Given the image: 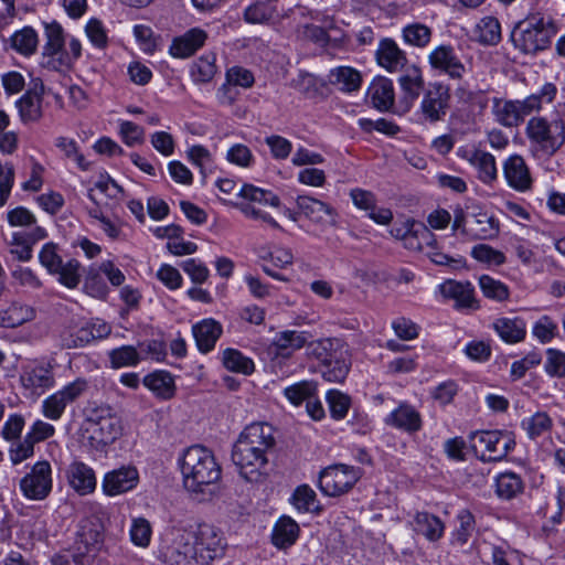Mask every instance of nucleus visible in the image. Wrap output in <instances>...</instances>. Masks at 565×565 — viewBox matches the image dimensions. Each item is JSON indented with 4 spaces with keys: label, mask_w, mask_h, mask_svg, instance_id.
Returning <instances> with one entry per match:
<instances>
[{
    "label": "nucleus",
    "mask_w": 565,
    "mask_h": 565,
    "mask_svg": "<svg viewBox=\"0 0 565 565\" xmlns=\"http://www.w3.org/2000/svg\"><path fill=\"white\" fill-rule=\"evenodd\" d=\"M67 405L63 396L55 392L43 401L42 414L51 420H57L62 417Z\"/></svg>",
    "instance_id": "774afa93"
},
{
    "label": "nucleus",
    "mask_w": 565,
    "mask_h": 565,
    "mask_svg": "<svg viewBox=\"0 0 565 565\" xmlns=\"http://www.w3.org/2000/svg\"><path fill=\"white\" fill-rule=\"evenodd\" d=\"M492 327L500 339L507 343H518L525 339L526 324L522 318L501 317L493 321Z\"/></svg>",
    "instance_id": "f704fd0d"
},
{
    "label": "nucleus",
    "mask_w": 565,
    "mask_h": 565,
    "mask_svg": "<svg viewBox=\"0 0 565 565\" xmlns=\"http://www.w3.org/2000/svg\"><path fill=\"white\" fill-rule=\"evenodd\" d=\"M81 55V41L70 36L67 43L50 47L49 50H42L40 65L49 71L64 72L70 70Z\"/></svg>",
    "instance_id": "ddd939ff"
},
{
    "label": "nucleus",
    "mask_w": 565,
    "mask_h": 565,
    "mask_svg": "<svg viewBox=\"0 0 565 565\" xmlns=\"http://www.w3.org/2000/svg\"><path fill=\"white\" fill-rule=\"evenodd\" d=\"M521 426L526 431L527 436L534 439L552 428V419L546 413L537 412L524 418Z\"/></svg>",
    "instance_id": "6e6d98bb"
},
{
    "label": "nucleus",
    "mask_w": 565,
    "mask_h": 565,
    "mask_svg": "<svg viewBox=\"0 0 565 565\" xmlns=\"http://www.w3.org/2000/svg\"><path fill=\"white\" fill-rule=\"evenodd\" d=\"M35 318V308L20 300H12L7 307L0 308V328L15 329Z\"/></svg>",
    "instance_id": "a878e982"
},
{
    "label": "nucleus",
    "mask_w": 565,
    "mask_h": 565,
    "mask_svg": "<svg viewBox=\"0 0 565 565\" xmlns=\"http://www.w3.org/2000/svg\"><path fill=\"white\" fill-rule=\"evenodd\" d=\"M70 487L79 494H90L96 488L94 470L82 461L74 460L65 470Z\"/></svg>",
    "instance_id": "4be33fe9"
},
{
    "label": "nucleus",
    "mask_w": 565,
    "mask_h": 565,
    "mask_svg": "<svg viewBox=\"0 0 565 565\" xmlns=\"http://www.w3.org/2000/svg\"><path fill=\"white\" fill-rule=\"evenodd\" d=\"M55 276L57 281L68 289H75L81 282V264L77 259H63L49 273Z\"/></svg>",
    "instance_id": "a19ab883"
},
{
    "label": "nucleus",
    "mask_w": 565,
    "mask_h": 565,
    "mask_svg": "<svg viewBox=\"0 0 565 565\" xmlns=\"http://www.w3.org/2000/svg\"><path fill=\"white\" fill-rule=\"evenodd\" d=\"M457 520L459 522V526L451 534V543L463 546L468 543L471 534L473 533L476 522L473 515L468 510L460 511L457 515Z\"/></svg>",
    "instance_id": "864d4df0"
},
{
    "label": "nucleus",
    "mask_w": 565,
    "mask_h": 565,
    "mask_svg": "<svg viewBox=\"0 0 565 565\" xmlns=\"http://www.w3.org/2000/svg\"><path fill=\"white\" fill-rule=\"evenodd\" d=\"M299 525L290 516H280L271 531V543L278 548L294 545L299 536Z\"/></svg>",
    "instance_id": "c9c22d12"
},
{
    "label": "nucleus",
    "mask_w": 565,
    "mask_h": 565,
    "mask_svg": "<svg viewBox=\"0 0 565 565\" xmlns=\"http://www.w3.org/2000/svg\"><path fill=\"white\" fill-rule=\"evenodd\" d=\"M55 146L67 159L75 161L81 170L87 171L89 169V162L79 152L78 145L74 139L63 136L57 137L55 139Z\"/></svg>",
    "instance_id": "4d7b16f0"
},
{
    "label": "nucleus",
    "mask_w": 565,
    "mask_h": 565,
    "mask_svg": "<svg viewBox=\"0 0 565 565\" xmlns=\"http://www.w3.org/2000/svg\"><path fill=\"white\" fill-rule=\"evenodd\" d=\"M469 239H490L498 235L499 223L487 213H477L469 220Z\"/></svg>",
    "instance_id": "e433bc0d"
},
{
    "label": "nucleus",
    "mask_w": 565,
    "mask_h": 565,
    "mask_svg": "<svg viewBox=\"0 0 565 565\" xmlns=\"http://www.w3.org/2000/svg\"><path fill=\"white\" fill-rule=\"evenodd\" d=\"M206 39L207 34L204 30L192 28L172 41L169 53L177 58L190 57L204 45Z\"/></svg>",
    "instance_id": "bb28decb"
},
{
    "label": "nucleus",
    "mask_w": 565,
    "mask_h": 565,
    "mask_svg": "<svg viewBox=\"0 0 565 565\" xmlns=\"http://www.w3.org/2000/svg\"><path fill=\"white\" fill-rule=\"evenodd\" d=\"M14 282L28 290L35 291L43 287L41 278L29 267L19 266L12 270Z\"/></svg>",
    "instance_id": "69168bd1"
},
{
    "label": "nucleus",
    "mask_w": 565,
    "mask_h": 565,
    "mask_svg": "<svg viewBox=\"0 0 565 565\" xmlns=\"http://www.w3.org/2000/svg\"><path fill=\"white\" fill-rule=\"evenodd\" d=\"M222 532L212 524L174 529L162 539L157 552L158 565H210L223 554Z\"/></svg>",
    "instance_id": "f257e3e1"
},
{
    "label": "nucleus",
    "mask_w": 565,
    "mask_h": 565,
    "mask_svg": "<svg viewBox=\"0 0 565 565\" xmlns=\"http://www.w3.org/2000/svg\"><path fill=\"white\" fill-rule=\"evenodd\" d=\"M402 38L408 45L425 47L431 39V30L426 24L414 22L405 25L402 30Z\"/></svg>",
    "instance_id": "8fccbe9b"
},
{
    "label": "nucleus",
    "mask_w": 565,
    "mask_h": 565,
    "mask_svg": "<svg viewBox=\"0 0 565 565\" xmlns=\"http://www.w3.org/2000/svg\"><path fill=\"white\" fill-rule=\"evenodd\" d=\"M553 26L541 18H531L518 24L512 32V41L525 54H534L548 47Z\"/></svg>",
    "instance_id": "39448f33"
},
{
    "label": "nucleus",
    "mask_w": 565,
    "mask_h": 565,
    "mask_svg": "<svg viewBox=\"0 0 565 565\" xmlns=\"http://www.w3.org/2000/svg\"><path fill=\"white\" fill-rule=\"evenodd\" d=\"M317 393V385L313 382L302 381L284 390L285 397L295 406L307 403Z\"/></svg>",
    "instance_id": "5fc2aeb1"
},
{
    "label": "nucleus",
    "mask_w": 565,
    "mask_h": 565,
    "mask_svg": "<svg viewBox=\"0 0 565 565\" xmlns=\"http://www.w3.org/2000/svg\"><path fill=\"white\" fill-rule=\"evenodd\" d=\"M330 83L338 86L343 92H354L361 86L360 73L349 66H339L331 70L329 75Z\"/></svg>",
    "instance_id": "c03bdc74"
},
{
    "label": "nucleus",
    "mask_w": 565,
    "mask_h": 565,
    "mask_svg": "<svg viewBox=\"0 0 565 565\" xmlns=\"http://www.w3.org/2000/svg\"><path fill=\"white\" fill-rule=\"evenodd\" d=\"M190 73L195 83L210 82L216 73L215 57L207 55L198 58L191 66Z\"/></svg>",
    "instance_id": "13d9d810"
},
{
    "label": "nucleus",
    "mask_w": 565,
    "mask_h": 565,
    "mask_svg": "<svg viewBox=\"0 0 565 565\" xmlns=\"http://www.w3.org/2000/svg\"><path fill=\"white\" fill-rule=\"evenodd\" d=\"M557 95V87L554 83H545L537 93L531 94L523 99H505L494 97L492 99L491 113L494 120L507 128L518 127L524 118L543 109V104H551Z\"/></svg>",
    "instance_id": "7ed1b4c3"
},
{
    "label": "nucleus",
    "mask_w": 565,
    "mask_h": 565,
    "mask_svg": "<svg viewBox=\"0 0 565 565\" xmlns=\"http://www.w3.org/2000/svg\"><path fill=\"white\" fill-rule=\"evenodd\" d=\"M385 423L397 429L415 433L422 428L419 413L408 404H401L385 419Z\"/></svg>",
    "instance_id": "72a5a7b5"
},
{
    "label": "nucleus",
    "mask_w": 565,
    "mask_h": 565,
    "mask_svg": "<svg viewBox=\"0 0 565 565\" xmlns=\"http://www.w3.org/2000/svg\"><path fill=\"white\" fill-rule=\"evenodd\" d=\"M108 356L113 369L136 366L141 360L137 349L132 345L113 349Z\"/></svg>",
    "instance_id": "603ef678"
},
{
    "label": "nucleus",
    "mask_w": 565,
    "mask_h": 565,
    "mask_svg": "<svg viewBox=\"0 0 565 565\" xmlns=\"http://www.w3.org/2000/svg\"><path fill=\"white\" fill-rule=\"evenodd\" d=\"M232 460L238 468L241 477L246 481L258 483L265 479V470L268 465L267 454L237 439L232 451Z\"/></svg>",
    "instance_id": "0eeeda50"
},
{
    "label": "nucleus",
    "mask_w": 565,
    "mask_h": 565,
    "mask_svg": "<svg viewBox=\"0 0 565 565\" xmlns=\"http://www.w3.org/2000/svg\"><path fill=\"white\" fill-rule=\"evenodd\" d=\"M223 332L222 326L214 319H203L192 327L198 349L207 353L214 349L216 341Z\"/></svg>",
    "instance_id": "473e14b6"
},
{
    "label": "nucleus",
    "mask_w": 565,
    "mask_h": 565,
    "mask_svg": "<svg viewBox=\"0 0 565 565\" xmlns=\"http://www.w3.org/2000/svg\"><path fill=\"white\" fill-rule=\"evenodd\" d=\"M353 204L365 212L371 220L381 225H387L393 220V213L390 209L377 207L375 195L363 189H353L350 192Z\"/></svg>",
    "instance_id": "393cba45"
},
{
    "label": "nucleus",
    "mask_w": 565,
    "mask_h": 565,
    "mask_svg": "<svg viewBox=\"0 0 565 565\" xmlns=\"http://www.w3.org/2000/svg\"><path fill=\"white\" fill-rule=\"evenodd\" d=\"M310 339L307 331L282 330L275 333L266 352L271 361L290 359L294 353L302 349Z\"/></svg>",
    "instance_id": "4468645a"
},
{
    "label": "nucleus",
    "mask_w": 565,
    "mask_h": 565,
    "mask_svg": "<svg viewBox=\"0 0 565 565\" xmlns=\"http://www.w3.org/2000/svg\"><path fill=\"white\" fill-rule=\"evenodd\" d=\"M438 289L444 298L452 299L457 308H478L475 299V290L468 281L446 280L438 286Z\"/></svg>",
    "instance_id": "c85d7f7f"
},
{
    "label": "nucleus",
    "mask_w": 565,
    "mask_h": 565,
    "mask_svg": "<svg viewBox=\"0 0 565 565\" xmlns=\"http://www.w3.org/2000/svg\"><path fill=\"white\" fill-rule=\"evenodd\" d=\"M222 362L225 369L231 372L248 375L254 371V362L252 359L242 354L238 350L226 349L222 353Z\"/></svg>",
    "instance_id": "09e8293b"
},
{
    "label": "nucleus",
    "mask_w": 565,
    "mask_h": 565,
    "mask_svg": "<svg viewBox=\"0 0 565 565\" xmlns=\"http://www.w3.org/2000/svg\"><path fill=\"white\" fill-rule=\"evenodd\" d=\"M46 231L41 226H33L30 230H20L12 233L10 253L21 262L32 258V247L39 241L46 237Z\"/></svg>",
    "instance_id": "6ab92c4d"
},
{
    "label": "nucleus",
    "mask_w": 565,
    "mask_h": 565,
    "mask_svg": "<svg viewBox=\"0 0 565 565\" xmlns=\"http://www.w3.org/2000/svg\"><path fill=\"white\" fill-rule=\"evenodd\" d=\"M20 380L22 386L35 395L43 394L55 382L52 367L43 364L25 367Z\"/></svg>",
    "instance_id": "5701e85b"
},
{
    "label": "nucleus",
    "mask_w": 565,
    "mask_h": 565,
    "mask_svg": "<svg viewBox=\"0 0 565 565\" xmlns=\"http://www.w3.org/2000/svg\"><path fill=\"white\" fill-rule=\"evenodd\" d=\"M471 256L489 266H500L505 263L504 254L487 244L476 245L471 250Z\"/></svg>",
    "instance_id": "0e129e2a"
},
{
    "label": "nucleus",
    "mask_w": 565,
    "mask_h": 565,
    "mask_svg": "<svg viewBox=\"0 0 565 565\" xmlns=\"http://www.w3.org/2000/svg\"><path fill=\"white\" fill-rule=\"evenodd\" d=\"M238 439L267 454L275 445L274 428L267 423H252L244 428Z\"/></svg>",
    "instance_id": "c756f323"
},
{
    "label": "nucleus",
    "mask_w": 565,
    "mask_h": 565,
    "mask_svg": "<svg viewBox=\"0 0 565 565\" xmlns=\"http://www.w3.org/2000/svg\"><path fill=\"white\" fill-rule=\"evenodd\" d=\"M544 370L552 377L562 379L565 376V352L550 348L545 352Z\"/></svg>",
    "instance_id": "052dcab7"
},
{
    "label": "nucleus",
    "mask_w": 565,
    "mask_h": 565,
    "mask_svg": "<svg viewBox=\"0 0 565 565\" xmlns=\"http://www.w3.org/2000/svg\"><path fill=\"white\" fill-rule=\"evenodd\" d=\"M276 6L264 0L255 1L244 11V19L248 23L264 24L270 22L276 17Z\"/></svg>",
    "instance_id": "a18cd8bd"
},
{
    "label": "nucleus",
    "mask_w": 565,
    "mask_h": 565,
    "mask_svg": "<svg viewBox=\"0 0 565 565\" xmlns=\"http://www.w3.org/2000/svg\"><path fill=\"white\" fill-rule=\"evenodd\" d=\"M94 558L92 554L76 546V542H74L71 550L55 554L51 562L52 565H92Z\"/></svg>",
    "instance_id": "3c124183"
},
{
    "label": "nucleus",
    "mask_w": 565,
    "mask_h": 565,
    "mask_svg": "<svg viewBox=\"0 0 565 565\" xmlns=\"http://www.w3.org/2000/svg\"><path fill=\"white\" fill-rule=\"evenodd\" d=\"M129 534L131 542L135 545L140 547L149 546L152 534L150 522L145 518L134 519L131 522Z\"/></svg>",
    "instance_id": "680f3d73"
},
{
    "label": "nucleus",
    "mask_w": 565,
    "mask_h": 565,
    "mask_svg": "<svg viewBox=\"0 0 565 565\" xmlns=\"http://www.w3.org/2000/svg\"><path fill=\"white\" fill-rule=\"evenodd\" d=\"M44 85L41 79H33L31 87L17 100L19 116L22 122H34L42 117V96Z\"/></svg>",
    "instance_id": "dca6fc26"
},
{
    "label": "nucleus",
    "mask_w": 565,
    "mask_h": 565,
    "mask_svg": "<svg viewBox=\"0 0 565 565\" xmlns=\"http://www.w3.org/2000/svg\"><path fill=\"white\" fill-rule=\"evenodd\" d=\"M404 246L411 250H423L424 245L430 246L436 243L434 234L424 225L415 227L414 231L403 241Z\"/></svg>",
    "instance_id": "e2e57ef3"
},
{
    "label": "nucleus",
    "mask_w": 565,
    "mask_h": 565,
    "mask_svg": "<svg viewBox=\"0 0 565 565\" xmlns=\"http://www.w3.org/2000/svg\"><path fill=\"white\" fill-rule=\"evenodd\" d=\"M375 58L377 64L390 73H397L407 64L406 53L390 38L379 42Z\"/></svg>",
    "instance_id": "412c9836"
},
{
    "label": "nucleus",
    "mask_w": 565,
    "mask_h": 565,
    "mask_svg": "<svg viewBox=\"0 0 565 565\" xmlns=\"http://www.w3.org/2000/svg\"><path fill=\"white\" fill-rule=\"evenodd\" d=\"M361 471L345 465H334L320 472L318 487L323 494H343L352 490Z\"/></svg>",
    "instance_id": "f8f14e48"
},
{
    "label": "nucleus",
    "mask_w": 565,
    "mask_h": 565,
    "mask_svg": "<svg viewBox=\"0 0 565 565\" xmlns=\"http://www.w3.org/2000/svg\"><path fill=\"white\" fill-rule=\"evenodd\" d=\"M398 84L403 93L401 106L404 111H408L424 89L425 81L422 70L416 65L406 67L398 78Z\"/></svg>",
    "instance_id": "aec40b11"
},
{
    "label": "nucleus",
    "mask_w": 565,
    "mask_h": 565,
    "mask_svg": "<svg viewBox=\"0 0 565 565\" xmlns=\"http://www.w3.org/2000/svg\"><path fill=\"white\" fill-rule=\"evenodd\" d=\"M142 384L159 399L169 401L175 395V382L173 375L164 370H157L147 374Z\"/></svg>",
    "instance_id": "2f4dec72"
},
{
    "label": "nucleus",
    "mask_w": 565,
    "mask_h": 565,
    "mask_svg": "<svg viewBox=\"0 0 565 565\" xmlns=\"http://www.w3.org/2000/svg\"><path fill=\"white\" fill-rule=\"evenodd\" d=\"M430 67L445 74L451 79H461L466 74V66L460 61L451 45H438L428 54Z\"/></svg>",
    "instance_id": "2eb2a0df"
},
{
    "label": "nucleus",
    "mask_w": 565,
    "mask_h": 565,
    "mask_svg": "<svg viewBox=\"0 0 565 565\" xmlns=\"http://www.w3.org/2000/svg\"><path fill=\"white\" fill-rule=\"evenodd\" d=\"M367 98L374 108L390 110L395 100L393 82L384 76L375 77L367 88Z\"/></svg>",
    "instance_id": "7c9ffc66"
},
{
    "label": "nucleus",
    "mask_w": 565,
    "mask_h": 565,
    "mask_svg": "<svg viewBox=\"0 0 565 565\" xmlns=\"http://www.w3.org/2000/svg\"><path fill=\"white\" fill-rule=\"evenodd\" d=\"M415 531L425 536L429 542L439 541L445 532L444 522L428 512H417L414 519Z\"/></svg>",
    "instance_id": "4c0bfd02"
},
{
    "label": "nucleus",
    "mask_w": 565,
    "mask_h": 565,
    "mask_svg": "<svg viewBox=\"0 0 565 565\" xmlns=\"http://www.w3.org/2000/svg\"><path fill=\"white\" fill-rule=\"evenodd\" d=\"M473 40L482 45H497L501 40V25L494 17L482 18L473 29Z\"/></svg>",
    "instance_id": "ea45409f"
},
{
    "label": "nucleus",
    "mask_w": 565,
    "mask_h": 565,
    "mask_svg": "<svg viewBox=\"0 0 565 565\" xmlns=\"http://www.w3.org/2000/svg\"><path fill=\"white\" fill-rule=\"evenodd\" d=\"M238 195L246 202L238 205L241 212L248 218L260 221L273 228L280 230L279 224L258 205H270L278 207L280 199L269 190H265L253 184H244L238 191Z\"/></svg>",
    "instance_id": "423d86ee"
},
{
    "label": "nucleus",
    "mask_w": 565,
    "mask_h": 565,
    "mask_svg": "<svg viewBox=\"0 0 565 565\" xmlns=\"http://www.w3.org/2000/svg\"><path fill=\"white\" fill-rule=\"evenodd\" d=\"M349 369L348 351H345L335 359L323 363L321 365V374L328 382L340 383L347 377Z\"/></svg>",
    "instance_id": "49530a36"
},
{
    "label": "nucleus",
    "mask_w": 565,
    "mask_h": 565,
    "mask_svg": "<svg viewBox=\"0 0 565 565\" xmlns=\"http://www.w3.org/2000/svg\"><path fill=\"white\" fill-rule=\"evenodd\" d=\"M139 482V473L136 467L122 466L107 472L103 479L105 494H121L132 491Z\"/></svg>",
    "instance_id": "f3484780"
},
{
    "label": "nucleus",
    "mask_w": 565,
    "mask_h": 565,
    "mask_svg": "<svg viewBox=\"0 0 565 565\" xmlns=\"http://www.w3.org/2000/svg\"><path fill=\"white\" fill-rule=\"evenodd\" d=\"M11 47L23 56L33 55L39 46V35L32 26L15 31L10 38Z\"/></svg>",
    "instance_id": "79ce46f5"
},
{
    "label": "nucleus",
    "mask_w": 565,
    "mask_h": 565,
    "mask_svg": "<svg viewBox=\"0 0 565 565\" xmlns=\"http://www.w3.org/2000/svg\"><path fill=\"white\" fill-rule=\"evenodd\" d=\"M111 332V327L100 319L92 320L86 327L79 329L72 340L67 343L68 348H78L88 344L93 340L107 338Z\"/></svg>",
    "instance_id": "58836bf2"
},
{
    "label": "nucleus",
    "mask_w": 565,
    "mask_h": 565,
    "mask_svg": "<svg viewBox=\"0 0 565 565\" xmlns=\"http://www.w3.org/2000/svg\"><path fill=\"white\" fill-rule=\"evenodd\" d=\"M109 521L105 511L98 510L83 518L77 526L76 546L92 554L94 557L104 548L106 525Z\"/></svg>",
    "instance_id": "6e6552de"
},
{
    "label": "nucleus",
    "mask_w": 565,
    "mask_h": 565,
    "mask_svg": "<svg viewBox=\"0 0 565 565\" xmlns=\"http://www.w3.org/2000/svg\"><path fill=\"white\" fill-rule=\"evenodd\" d=\"M326 398L330 408L331 416L335 419L344 418L350 407L349 396L340 391L330 390L327 393Z\"/></svg>",
    "instance_id": "338daca9"
},
{
    "label": "nucleus",
    "mask_w": 565,
    "mask_h": 565,
    "mask_svg": "<svg viewBox=\"0 0 565 565\" xmlns=\"http://www.w3.org/2000/svg\"><path fill=\"white\" fill-rule=\"evenodd\" d=\"M535 114L526 122L525 136L532 151L551 157L565 143V120L559 114L551 117Z\"/></svg>",
    "instance_id": "20e7f679"
},
{
    "label": "nucleus",
    "mask_w": 565,
    "mask_h": 565,
    "mask_svg": "<svg viewBox=\"0 0 565 565\" xmlns=\"http://www.w3.org/2000/svg\"><path fill=\"white\" fill-rule=\"evenodd\" d=\"M300 213L313 223L322 224L335 222L334 210L327 203L309 196L299 195L296 200Z\"/></svg>",
    "instance_id": "cd10ccee"
},
{
    "label": "nucleus",
    "mask_w": 565,
    "mask_h": 565,
    "mask_svg": "<svg viewBox=\"0 0 565 565\" xmlns=\"http://www.w3.org/2000/svg\"><path fill=\"white\" fill-rule=\"evenodd\" d=\"M52 469L47 461L36 462L20 481L24 494H49L52 490Z\"/></svg>",
    "instance_id": "a211bd4d"
},
{
    "label": "nucleus",
    "mask_w": 565,
    "mask_h": 565,
    "mask_svg": "<svg viewBox=\"0 0 565 565\" xmlns=\"http://www.w3.org/2000/svg\"><path fill=\"white\" fill-rule=\"evenodd\" d=\"M470 162L477 167L479 179L483 183H491L497 179L498 171L494 157L484 151H475L470 158Z\"/></svg>",
    "instance_id": "de8ad7c7"
},
{
    "label": "nucleus",
    "mask_w": 565,
    "mask_h": 565,
    "mask_svg": "<svg viewBox=\"0 0 565 565\" xmlns=\"http://www.w3.org/2000/svg\"><path fill=\"white\" fill-rule=\"evenodd\" d=\"M472 447L481 454L483 460L499 461L514 449L515 439L512 433L501 430L475 431L470 436Z\"/></svg>",
    "instance_id": "1a4fd4ad"
},
{
    "label": "nucleus",
    "mask_w": 565,
    "mask_h": 565,
    "mask_svg": "<svg viewBox=\"0 0 565 565\" xmlns=\"http://www.w3.org/2000/svg\"><path fill=\"white\" fill-rule=\"evenodd\" d=\"M308 350L309 354L320 361L321 365L347 351L341 341L337 339H321L310 342Z\"/></svg>",
    "instance_id": "37998d69"
},
{
    "label": "nucleus",
    "mask_w": 565,
    "mask_h": 565,
    "mask_svg": "<svg viewBox=\"0 0 565 565\" xmlns=\"http://www.w3.org/2000/svg\"><path fill=\"white\" fill-rule=\"evenodd\" d=\"M450 103L449 87L443 83H431L424 90L417 110L418 119L425 124L443 121L447 115Z\"/></svg>",
    "instance_id": "9b49d317"
},
{
    "label": "nucleus",
    "mask_w": 565,
    "mask_h": 565,
    "mask_svg": "<svg viewBox=\"0 0 565 565\" xmlns=\"http://www.w3.org/2000/svg\"><path fill=\"white\" fill-rule=\"evenodd\" d=\"M503 173L509 186L515 191L525 192L532 185L529 167L519 154L511 156L505 160Z\"/></svg>",
    "instance_id": "b1692460"
},
{
    "label": "nucleus",
    "mask_w": 565,
    "mask_h": 565,
    "mask_svg": "<svg viewBox=\"0 0 565 565\" xmlns=\"http://www.w3.org/2000/svg\"><path fill=\"white\" fill-rule=\"evenodd\" d=\"M178 463L188 491L203 493L221 479L220 463L214 454L203 446L194 445L184 449Z\"/></svg>",
    "instance_id": "f03ea898"
},
{
    "label": "nucleus",
    "mask_w": 565,
    "mask_h": 565,
    "mask_svg": "<svg viewBox=\"0 0 565 565\" xmlns=\"http://www.w3.org/2000/svg\"><path fill=\"white\" fill-rule=\"evenodd\" d=\"M479 286L484 297L495 301H504L510 296L509 288L503 282L488 275L479 278Z\"/></svg>",
    "instance_id": "bf43d9fd"
},
{
    "label": "nucleus",
    "mask_w": 565,
    "mask_h": 565,
    "mask_svg": "<svg viewBox=\"0 0 565 565\" xmlns=\"http://www.w3.org/2000/svg\"><path fill=\"white\" fill-rule=\"evenodd\" d=\"M87 422L92 439L97 445H109L118 439L121 435L120 418L114 413L109 406H95L87 411Z\"/></svg>",
    "instance_id": "9d476101"
}]
</instances>
